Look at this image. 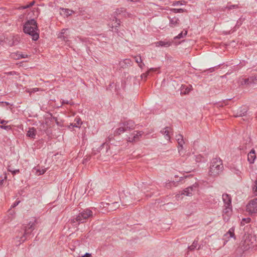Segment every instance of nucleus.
I'll list each match as a JSON object with an SVG mask.
<instances>
[{
  "label": "nucleus",
  "instance_id": "5fc2aeb1",
  "mask_svg": "<svg viewBox=\"0 0 257 257\" xmlns=\"http://www.w3.org/2000/svg\"><path fill=\"white\" fill-rule=\"evenodd\" d=\"M156 70H157L156 68H152L150 69V70L148 72L149 73L150 71H155Z\"/></svg>",
  "mask_w": 257,
  "mask_h": 257
},
{
  "label": "nucleus",
  "instance_id": "09e8293b",
  "mask_svg": "<svg viewBox=\"0 0 257 257\" xmlns=\"http://www.w3.org/2000/svg\"><path fill=\"white\" fill-rule=\"evenodd\" d=\"M82 257H91V254L89 253H86Z\"/></svg>",
  "mask_w": 257,
  "mask_h": 257
},
{
  "label": "nucleus",
  "instance_id": "2eb2a0df",
  "mask_svg": "<svg viewBox=\"0 0 257 257\" xmlns=\"http://www.w3.org/2000/svg\"><path fill=\"white\" fill-rule=\"evenodd\" d=\"M222 200L224 202V206H231V198L230 195L225 193L222 195Z\"/></svg>",
  "mask_w": 257,
  "mask_h": 257
},
{
  "label": "nucleus",
  "instance_id": "6ab92c4d",
  "mask_svg": "<svg viewBox=\"0 0 257 257\" xmlns=\"http://www.w3.org/2000/svg\"><path fill=\"white\" fill-rule=\"evenodd\" d=\"M247 111V109L246 107H240L237 111V114L235 115V117H239L242 116L246 115V113Z\"/></svg>",
  "mask_w": 257,
  "mask_h": 257
},
{
  "label": "nucleus",
  "instance_id": "f3484780",
  "mask_svg": "<svg viewBox=\"0 0 257 257\" xmlns=\"http://www.w3.org/2000/svg\"><path fill=\"white\" fill-rule=\"evenodd\" d=\"M120 20L115 18L114 19H113L112 21L111 22V23L109 25L111 28L114 29V31L117 33L118 29H117V28L120 26Z\"/></svg>",
  "mask_w": 257,
  "mask_h": 257
},
{
  "label": "nucleus",
  "instance_id": "412c9836",
  "mask_svg": "<svg viewBox=\"0 0 257 257\" xmlns=\"http://www.w3.org/2000/svg\"><path fill=\"white\" fill-rule=\"evenodd\" d=\"M36 135V130L34 127L29 128L27 132V136L31 138H35Z\"/></svg>",
  "mask_w": 257,
  "mask_h": 257
},
{
  "label": "nucleus",
  "instance_id": "6e6d98bb",
  "mask_svg": "<svg viewBox=\"0 0 257 257\" xmlns=\"http://www.w3.org/2000/svg\"><path fill=\"white\" fill-rule=\"evenodd\" d=\"M131 1H132V2H138V1H140V0H130Z\"/></svg>",
  "mask_w": 257,
  "mask_h": 257
},
{
  "label": "nucleus",
  "instance_id": "3c124183",
  "mask_svg": "<svg viewBox=\"0 0 257 257\" xmlns=\"http://www.w3.org/2000/svg\"><path fill=\"white\" fill-rule=\"evenodd\" d=\"M139 66L141 68H143V66H145V64L144 63H142V62L140 63L139 64H138Z\"/></svg>",
  "mask_w": 257,
  "mask_h": 257
},
{
  "label": "nucleus",
  "instance_id": "2f4dec72",
  "mask_svg": "<svg viewBox=\"0 0 257 257\" xmlns=\"http://www.w3.org/2000/svg\"><path fill=\"white\" fill-rule=\"evenodd\" d=\"M252 191L255 195H257V179L254 183L253 186L252 187Z\"/></svg>",
  "mask_w": 257,
  "mask_h": 257
},
{
  "label": "nucleus",
  "instance_id": "4c0bfd02",
  "mask_svg": "<svg viewBox=\"0 0 257 257\" xmlns=\"http://www.w3.org/2000/svg\"><path fill=\"white\" fill-rule=\"evenodd\" d=\"M134 58L135 59V61L136 63H137L138 64L141 63L142 61L141 57L140 56H135Z\"/></svg>",
  "mask_w": 257,
  "mask_h": 257
},
{
  "label": "nucleus",
  "instance_id": "9b49d317",
  "mask_svg": "<svg viewBox=\"0 0 257 257\" xmlns=\"http://www.w3.org/2000/svg\"><path fill=\"white\" fill-rule=\"evenodd\" d=\"M192 89V86L191 85H182L180 88V93L182 95L188 94Z\"/></svg>",
  "mask_w": 257,
  "mask_h": 257
},
{
  "label": "nucleus",
  "instance_id": "9d476101",
  "mask_svg": "<svg viewBox=\"0 0 257 257\" xmlns=\"http://www.w3.org/2000/svg\"><path fill=\"white\" fill-rule=\"evenodd\" d=\"M70 33L68 29H64L58 35V38L65 42L69 41Z\"/></svg>",
  "mask_w": 257,
  "mask_h": 257
},
{
  "label": "nucleus",
  "instance_id": "0eeeda50",
  "mask_svg": "<svg viewBox=\"0 0 257 257\" xmlns=\"http://www.w3.org/2000/svg\"><path fill=\"white\" fill-rule=\"evenodd\" d=\"M130 193L126 191H122L119 193V198L122 204H130L131 203V197L130 196Z\"/></svg>",
  "mask_w": 257,
  "mask_h": 257
},
{
  "label": "nucleus",
  "instance_id": "ea45409f",
  "mask_svg": "<svg viewBox=\"0 0 257 257\" xmlns=\"http://www.w3.org/2000/svg\"><path fill=\"white\" fill-rule=\"evenodd\" d=\"M62 104H67L72 105L73 104V103L71 101L62 100Z\"/></svg>",
  "mask_w": 257,
  "mask_h": 257
},
{
  "label": "nucleus",
  "instance_id": "72a5a7b5",
  "mask_svg": "<svg viewBox=\"0 0 257 257\" xmlns=\"http://www.w3.org/2000/svg\"><path fill=\"white\" fill-rule=\"evenodd\" d=\"M251 78L250 77L249 78L244 79L243 80V82H242V84H251L252 82H251Z\"/></svg>",
  "mask_w": 257,
  "mask_h": 257
},
{
  "label": "nucleus",
  "instance_id": "603ef678",
  "mask_svg": "<svg viewBox=\"0 0 257 257\" xmlns=\"http://www.w3.org/2000/svg\"><path fill=\"white\" fill-rule=\"evenodd\" d=\"M8 122L7 121L5 120H1L0 123L1 124H6Z\"/></svg>",
  "mask_w": 257,
  "mask_h": 257
},
{
  "label": "nucleus",
  "instance_id": "5701e85b",
  "mask_svg": "<svg viewBox=\"0 0 257 257\" xmlns=\"http://www.w3.org/2000/svg\"><path fill=\"white\" fill-rule=\"evenodd\" d=\"M179 20L178 18L174 17L170 19V27H174L179 24Z\"/></svg>",
  "mask_w": 257,
  "mask_h": 257
},
{
  "label": "nucleus",
  "instance_id": "39448f33",
  "mask_svg": "<svg viewBox=\"0 0 257 257\" xmlns=\"http://www.w3.org/2000/svg\"><path fill=\"white\" fill-rule=\"evenodd\" d=\"M246 210L251 214L257 213V198L249 202L246 205Z\"/></svg>",
  "mask_w": 257,
  "mask_h": 257
},
{
  "label": "nucleus",
  "instance_id": "a878e982",
  "mask_svg": "<svg viewBox=\"0 0 257 257\" xmlns=\"http://www.w3.org/2000/svg\"><path fill=\"white\" fill-rule=\"evenodd\" d=\"M198 245V241L195 240L192 243V245L188 246V249L189 250H193L194 249H195Z\"/></svg>",
  "mask_w": 257,
  "mask_h": 257
},
{
  "label": "nucleus",
  "instance_id": "49530a36",
  "mask_svg": "<svg viewBox=\"0 0 257 257\" xmlns=\"http://www.w3.org/2000/svg\"><path fill=\"white\" fill-rule=\"evenodd\" d=\"M37 172H38V173H39L38 174V175H42V174H44V173H45V171L44 170H37Z\"/></svg>",
  "mask_w": 257,
  "mask_h": 257
},
{
  "label": "nucleus",
  "instance_id": "c9c22d12",
  "mask_svg": "<svg viewBox=\"0 0 257 257\" xmlns=\"http://www.w3.org/2000/svg\"><path fill=\"white\" fill-rule=\"evenodd\" d=\"M238 5H228L227 6V8L228 9V10H232V9H237L238 8Z\"/></svg>",
  "mask_w": 257,
  "mask_h": 257
},
{
  "label": "nucleus",
  "instance_id": "f704fd0d",
  "mask_svg": "<svg viewBox=\"0 0 257 257\" xmlns=\"http://www.w3.org/2000/svg\"><path fill=\"white\" fill-rule=\"evenodd\" d=\"M7 174H5L4 177H0V185L2 186L4 184V181L7 179Z\"/></svg>",
  "mask_w": 257,
  "mask_h": 257
},
{
  "label": "nucleus",
  "instance_id": "7c9ffc66",
  "mask_svg": "<svg viewBox=\"0 0 257 257\" xmlns=\"http://www.w3.org/2000/svg\"><path fill=\"white\" fill-rule=\"evenodd\" d=\"M109 206V208L110 209H115V208H118L119 205L118 202H115L111 204L108 205Z\"/></svg>",
  "mask_w": 257,
  "mask_h": 257
},
{
  "label": "nucleus",
  "instance_id": "13d9d810",
  "mask_svg": "<svg viewBox=\"0 0 257 257\" xmlns=\"http://www.w3.org/2000/svg\"><path fill=\"white\" fill-rule=\"evenodd\" d=\"M2 42V41L0 40V44H1Z\"/></svg>",
  "mask_w": 257,
  "mask_h": 257
},
{
  "label": "nucleus",
  "instance_id": "f8f14e48",
  "mask_svg": "<svg viewBox=\"0 0 257 257\" xmlns=\"http://www.w3.org/2000/svg\"><path fill=\"white\" fill-rule=\"evenodd\" d=\"M176 139L178 144V151L180 153L181 150L183 149V145L185 144L183 137L182 135L179 134L176 136Z\"/></svg>",
  "mask_w": 257,
  "mask_h": 257
},
{
  "label": "nucleus",
  "instance_id": "1a4fd4ad",
  "mask_svg": "<svg viewBox=\"0 0 257 257\" xmlns=\"http://www.w3.org/2000/svg\"><path fill=\"white\" fill-rule=\"evenodd\" d=\"M224 209L223 210V218L225 221H227L229 220V217L231 214L232 211V206H224Z\"/></svg>",
  "mask_w": 257,
  "mask_h": 257
},
{
  "label": "nucleus",
  "instance_id": "f257e3e1",
  "mask_svg": "<svg viewBox=\"0 0 257 257\" xmlns=\"http://www.w3.org/2000/svg\"><path fill=\"white\" fill-rule=\"evenodd\" d=\"M36 221L34 222H30L27 225L24 226L22 231H18L17 234L15 238L16 242H19V244L23 242L27 239V236L30 235L34 230Z\"/></svg>",
  "mask_w": 257,
  "mask_h": 257
},
{
  "label": "nucleus",
  "instance_id": "f03ea898",
  "mask_svg": "<svg viewBox=\"0 0 257 257\" xmlns=\"http://www.w3.org/2000/svg\"><path fill=\"white\" fill-rule=\"evenodd\" d=\"M24 32L32 36L33 40H37L39 38V34L37 23L34 19L27 21L23 26Z\"/></svg>",
  "mask_w": 257,
  "mask_h": 257
},
{
  "label": "nucleus",
  "instance_id": "e433bc0d",
  "mask_svg": "<svg viewBox=\"0 0 257 257\" xmlns=\"http://www.w3.org/2000/svg\"><path fill=\"white\" fill-rule=\"evenodd\" d=\"M39 89L38 88H33L30 90H26V91L31 94L32 93H34V92H37L39 91Z\"/></svg>",
  "mask_w": 257,
  "mask_h": 257
},
{
  "label": "nucleus",
  "instance_id": "dca6fc26",
  "mask_svg": "<svg viewBox=\"0 0 257 257\" xmlns=\"http://www.w3.org/2000/svg\"><path fill=\"white\" fill-rule=\"evenodd\" d=\"M133 64V61L130 59H125L121 61L119 63V65L121 68H126L128 66Z\"/></svg>",
  "mask_w": 257,
  "mask_h": 257
},
{
  "label": "nucleus",
  "instance_id": "20e7f679",
  "mask_svg": "<svg viewBox=\"0 0 257 257\" xmlns=\"http://www.w3.org/2000/svg\"><path fill=\"white\" fill-rule=\"evenodd\" d=\"M92 216V212L89 209H86L80 212L79 214L73 219L74 222V219L78 222V224L83 223L85 220Z\"/></svg>",
  "mask_w": 257,
  "mask_h": 257
},
{
  "label": "nucleus",
  "instance_id": "79ce46f5",
  "mask_svg": "<svg viewBox=\"0 0 257 257\" xmlns=\"http://www.w3.org/2000/svg\"><path fill=\"white\" fill-rule=\"evenodd\" d=\"M250 78L251 79V82H252V83H254L255 81H257V75L251 76Z\"/></svg>",
  "mask_w": 257,
  "mask_h": 257
},
{
  "label": "nucleus",
  "instance_id": "393cba45",
  "mask_svg": "<svg viewBox=\"0 0 257 257\" xmlns=\"http://www.w3.org/2000/svg\"><path fill=\"white\" fill-rule=\"evenodd\" d=\"M82 121L81 119L78 118H76L74 120V122L72 124L73 127H80L81 125L82 124Z\"/></svg>",
  "mask_w": 257,
  "mask_h": 257
},
{
  "label": "nucleus",
  "instance_id": "8fccbe9b",
  "mask_svg": "<svg viewBox=\"0 0 257 257\" xmlns=\"http://www.w3.org/2000/svg\"><path fill=\"white\" fill-rule=\"evenodd\" d=\"M149 74V72H146V73H143L141 75V77L143 78V77H144L145 78L147 77V76Z\"/></svg>",
  "mask_w": 257,
  "mask_h": 257
},
{
  "label": "nucleus",
  "instance_id": "6e6552de",
  "mask_svg": "<svg viewBox=\"0 0 257 257\" xmlns=\"http://www.w3.org/2000/svg\"><path fill=\"white\" fill-rule=\"evenodd\" d=\"M144 133L142 131H135L128 138L127 141L131 143L138 141Z\"/></svg>",
  "mask_w": 257,
  "mask_h": 257
},
{
  "label": "nucleus",
  "instance_id": "c85d7f7f",
  "mask_svg": "<svg viewBox=\"0 0 257 257\" xmlns=\"http://www.w3.org/2000/svg\"><path fill=\"white\" fill-rule=\"evenodd\" d=\"M170 11L174 13H181L186 11L183 9H171Z\"/></svg>",
  "mask_w": 257,
  "mask_h": 257
},
{
  "label": "nucleus",
  "instance_id": "bf43d9fd",
  "mask_svg": "<svg viewBox=\"0 0 257 257\" xmlns=\"http://www.w3.org/2000/svg\"><path fill=\"white\" fill-rule=\"evenodd\" d=\"M188 207H189V206H192V205H188Z\"/></svg>",
  "mask_w": 257,
  "mask_h": 257
},
{
  "label": "nucleus",
  "instance_id": "37998d69",
  "mask_svg": "<svg viewBox=\"0 0 257 257\" xmlns=\"http://www.w3.org/2000/svg\"><path fill=\"white\" fill-rule=\"evenodd\" d=\"M28 57V55L26 54H18V59H20V58H27Z\"/></svg>",
  "mask_w": 257,
  "mask_h": 257
},
{
  "label": "nucleus",
  "instance_id": "bb28decb",
  "mask_svg": "<svg viewBox=\"0 0 257 257\" xmlns=\"http://www.w3.org/2000/svg\"><path fill=\"white\" fill-rule=\"evenodd\" d=\"M187 34V31L185 30L184 31H182L178 36L175 37V39H181L184 38Z\"/></svg>",
  "mask_w": 257,
  "mask_h": 257
},
{
  "label": "nucleus",
  "instance_id": "4468645a",
  "mask_svg": "<svg viewBox=\"0 0 257 257\" xmlns=\"http://www.w3.org/2000/svg\"><path fill=\"white\" fill-rule=\"evenodd\" d=\"M172 128L170 127L167 126L164 128L161 131V133L164 136L165 139L167 140H170V134L172 132Z\"/></svg>",
  "mask_w": 257,
  "mask_h": 257
},
{
  "label": "nucleus",
  "instance_id": "ddd939ff",
  "mask_svg": "<svg viewBox=\"0 0 257 257\" xmlns=\"http://www.w3.org/2000/svg\"><path fill=\"white\" fill-rule=\"evenodd\" d=\"M122 124L124 126L127 131L133 130L135 126V122L132 120L124 121L122 123Z\"/></svg>",
  "mask_w": 257,
  "mask_h": 257
},
{
  "label": "nucleus",
  "instance_id": "7ed1b4c3",
  "mask_svg": "<svg viewBox=\"0 0 257 257\" xmlns=\"http://www.w3.org/2000/svg\"><path fill=\"white\" fill-rule=\"evenodd\" d=\"M223 169L222 161L219 158H214L211 162L208 173L210 176L216 177L222 172Z\"/></svg>",
  "mask_w": 257,
  "mask_h": 257
},
{
  "label": "nucleus",
  "instance_id": "423d86ee",
  "mask_svg": "<svg viewBox=\"0 0 257 257\" xmlns=\"http://www.w3.org/2000/svg\"><path fill=\"white\" fill-rule=\"evenodd\" d=\"M198 187V184L195 183L192 186H190L183 190L182 194L187 196H191L193 195L194 192L196 190Z\"/></svg>",
  "mask_w": 257,
  "mask_h": 257
},
{
  "label": "nucleus",
  "instance_id": "4be33fe9",
  "mask_svg": "<svg viewBox=\"0 0 257 257\" xmlns=\"http://www.w3.org/2000/svg\"><path fill=\"white\" fill-rule=\"evenodd\" d=\"M156 46L157 47H169L170 46L171 43L169 42H165L160 41L155 43Z\"/></svg>",
  "mask_w": 257,
  "mask_h": 257
},
{
  "label": "nucleus",
  "instance_id": "a18cd8bd",
  "mask_svg": "<svg viewBox=\"0 0 257 257\" xmlns=\"http://www.w3.org/2000/svg\"><path fill=\"white\" fill-rule=\"evenodd\" d=\"M182 4L180 1H175L173 3V6H178V5H182Z\"/></svg>",
  "mask_w": 257,
  "mask_h": 257
},
{
  "label": "nucleus",
  "instance_id": "58836bf2",
  "mask_svg": "<svg viewBox=\"0 0 257 257\" xmlns=\"http://www.w3.org/2000/svg\"><path fill=\"white\" fill-rule=\"evenodd\" d=\"M101 147H102V148L105 147L106 152H107L108 149L109 148V145H108V143H107V142H105L102 144V145L101 146Z\"/></svg>",
  "mask_w": 257,
  "mask_h": 257
},
{
  "label": "nucleus",
  "instance_id": "b1692460",
  "mask_svg": "<svg viewBox=\"0 0 257 257\" xmlns=\"http://www.w3.org/2000/svg\"><path fill=\"white\" fill-rule=\"evenodd\" d=\"M127 131L124 126L122 124V126H119L114 132V135H120L121 134Z\"/></svg>",
  "mask_w": 257,
  "mask_h": 257
},
{
  "label": "nucleus",
  "instance_id": "c756f323",
  "mask_svg": "<svg viewBox=\"0 0 257 257\" xmlns=\"http://www.w3.org/2000/svg\"><path fill=\"white\" fill-rule=\"evenodd\" d=\"M231 172L237 175H240L241 172L240 170L235 167H231L230 169Z\"/></svg>",
  "mask_w": 257,
  "mask_h": 257
},
{
  "label": "nucleus",
  "instance_id": "473e14b6",
  "mask_svg": "<svg viewBox=\"0 0 257 257\" xmlns=\"http://www.w3.org/2000/svg\"><path fill=\"white\" fill-rule=\"evenodd\" d=\"M35 3V1H33V2H31L29 5H27L26 6L21 7L20 8V9H26L29 8H30L31 7L34 5Z\"/></svg>",
  "mask_w": 257,
  "mask_h": 257
},
{
  "label": "nucleus",
  "instance_id": "a211bd4d",
  "mask_svg": "<svg viewBox=\"0 0 257 257\" xmlns=\"http://www.w3.org/2000/svg\"><path fill=\"white\" fill-rule=\"evenodd\" d=\"M256 158V156L255 154V151L253 149H252L250 152L247 155V160L250 163L252 164L254 163V160Z\"/></svg>",
  "mask_w": 257,
  "mask_h": 257
},
{
  "label": "nucleus",
  "instance_id": "864d4df0",
  "mask_svg": "<svg viewBox=\"0 0 257 257\" xmlns=\"http://www.w3.org/2000/svg\"><path fill=\"white\" fill-rule=\"evenodd\" d=\"M17 73L15 71H11L8 73V74L9 75H15Z\"/></svg>",
  "mask_w": 257,
  "mask_h": 257
},
{
  "label": "nucleus",
  "instance_id": "4d7b16f0",
  "mask_svg": "<svg viewBox=\"0 0 257 257\" xmlns=\"http://www.w3.org/2000/svg\"><path fill=\"white\" fill-rule=\"evenodd\" d=\"M108 141H110V138H109V137L108 138Z\"/></svg>",
  "mask_w": 257,
  "mask_h": 257
},
{
  "label": "nucleus",
  "instance_id": "aec40b11",
  "mask_svg": "<svg viewBox=\"0 0 257 257\" xmlns=\"http://www.w3.org/2000/svg\"><path fill=\"white\" fill-rule=\"evenodd\" d=\"M224 236L225 238H234L235 239L234 229L233 227L230 228L228 231L224 234Z\"/></svg>",
  "mask_w": 257,
  "mask_h": 257
},
{
  "label": "nucleus",
  "instance_id": "a19ab883",
  "mask_svg": "<svg viewBox=\"0 0 257 257\" xmlns=\"http://www.w3.org/2000/svg\"><path fill=\"white\" fill-rule=\"evenodd\" d=\"M0 128L4 129V130H11L12 128V127L10 125H0Z\"/></svg>",
  "mask_w": 257,
  "mask_h": 257
},
{
  "label": "nucleus",
  "instance_id": "de8ad7c7",
  "mask_svg": "<svg viewBox=\"0 0 257 257\" xmlns=\"http://www.w3.org/2000/svg\"><path fill=\"white\" fill-rule=\"evenodd\" d=\"M20 202V201H16L12 205V207H15L16 206H17L19 204V203Z\"/></svg>",
  "mask_w": 257,
  "mask_h": 257
},
{
  "label": "nucleus",
  "instance_id": "c03bdc74",
  "mask_svg": "<svg viewBox=\"0 0 257 257\" xmlns=\"http://www.w3.org/2000/svg\"><path fill=\"white\" fill-rule=\"evenodd\" d=\"M8 171L11 172H12L13 175H14V174L19 172V169L16 170H14V171H12L10 168H9L8 169Z\"/></svg>",
  "mask_w": 257,
  "mask_h": 257
},
{
  "label": "nucleus",
  "instance_id": "cd10ccee",
  "mask_svg": "<svg viewBox=\"0 0 257 257\" xmlns=\"http://www.w3.org/2000/svg\"><path fill=\"white\" fill-rule=\"evenodd\" d=\"M62 11L63 14L65 15H66V16H70V15H72V14L73 13L72 11H71L68 9H62Z\"/></svg>",
  "mask_w": 257,
  "mask_h": 257
}]
</instances>
